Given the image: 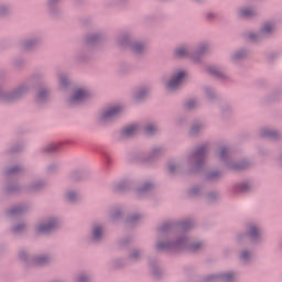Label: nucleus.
<instances>
[{
    "label": "nucleus",
    "mask_w": 282,
    "mask_h": 282,
    "mask_svg": "<svg viewBox=\"0 0 282 282\" xmlns=\"http://www.w3.org/2000/svg\"><path fill=\"white\" fill-rule=\"evenodd\" d=\"M171 228H173V225L169 223L164 224L159 228L160 239H165L163 241H158L156 250L159 252H163L164 250L177 252L180 250H183V248H189L191 252H198V250H202V248H204V243L202 242H196L188 247V240L186 238H181L176 242L169 241L167 240L170 238L169 230H171Z\"/></svg>",
    "instance_id": "1"
},
{
    "label": "nucleus",
    "mask_w": 282,
    "mask_h": 282,
    "mask_svg": "<svg viewBox=\"0 0 282 282\" xmlns=\"http://www.w3.org/2000/svg\"><path fill=\"white\" fill-rule=\"evenodd\" d=\"M207 153L208 149L206 145H200L187 158V164L191 171H202L204 169Z\"/></svg>",
    "instance_id": "2"
},
{
    "label": "nucleus",
    "mask_w": 282,
    "mask_h": 282,
    "mask_svg": "<svg viewBox=\"0 0 282 282\" xmlns=\"http://www.w3.org/2000/svg\"><path fill=\"white\" fill-rule=\"evenodd\" d=\"M118 44L121 47H130L132 54L135 56H142L147 53V44L140 41H131L129 34H123L118 39Z\"/></svg>",
    "instance_id": "3"
},
{
    "label": "nucleus",
    "mask_w": 282,
    "mask_h": 282,
    "mask_svg": "<svg viewBox=\"0 0 282 282\" xmlns=\"http://www.w3.org/2000/svg\"><path fill=\"white\" fill-rule=\"evenodd\" d=\"M88 98H91V93L88 89L77 88L68 99V105L69 107H75V105H82V102H85Z\"/></svg>",
    "instance_id": "4"
},
{
    "label": "nucleus",
    "mask_w": 282,
    "mask_h": 282,
    "mask_svg": "<svg viewBox=\"0 0 282 282\" xmlns=\"http://www.w3.org/2000/svg\"><path fill=\"white\" fill-rule=\"evenodd\" d=\"M184 78H186V72L178 70L166 84L167 91H175V89H180L182 87V83H184Z\"/></svg>",
    "instance_id": "5"
},
{
    "label": "nucleus",
    "mask_w": 282,
    "mask_h": 282,
    "mask_svg": "<svg viewBox=\"0 0 282 282\" xmlns=\"http://www.w3.org/2000/svg\"><path fill=\"white\" fill-rule=\"evenodd\" d=\"M29 87L28 85H21L11 94L3 95L1 97L2 102H14V100H19V98H23L25 94H28Z\"/></svg>",
    "instance_id": "6"
},
{
    "label": "nucleus",
    "mask_w": 282,
    "mask_h": 282,
    "mask_svg": "<svg viewBox=\"0 0 282 282\" xmlns=\"http://www.w3.org/2000/svg\"><path fill=\"white\" fill-rule=\"evenodd\" d=\"M122 111H124V108H122V106L117 105V106L108 107L101 112L100 120L101 122L113 120V118H118V116H120Z\"/></svg>",
    "instance_id": "7"
},
{
    "label": "nucleus",
    "mask_w": 282,
    "mask_h": 282,
    "mask_svg": "<svg viewBox=\"0 0 282 282\" xmlns=\"http://www.w3.org/2000/svg\"><path fill=\"white\" fill-rule=\"evenodd\" d=\"M208 52V45L207 44H202L196 54H191L188 53V48L186 47H180L175 51L176 56H189V58H193V61H197V56H202V54H206Z\"/></svg>",
    "instance_id": "8"
},
{
    "label": "nucleus",
    "mask_w": 282,
    "mask_h": 282,
    "mask_svg": "<svg viewBox=\"0 0 282 282\" xmlns=\"http://www.w3.org/2000/svg\"><path fill=\"white\" fill-rule=\"evenodd\" d=\"M272 32H274V24L268 22L263 24L259 34L249 33L248 39H250V41H259V39H265V36H269V34H272Z\"/></svg>",
    "instance_id": "9"
},
{
    "label": "nucleus",
    "mask_w": 282,
    "mask_h": 282,
    "mask_svg": "<svg viewBox=\"0 0 282 282\" xmlns=\"http://www.w3.org/2000/svg\"><path fill=\"white\" fill-rule=\"evenodd\" d=\"M58 228V220L56 218H51L48 221L40 224L36 228L37 235H47L52 230Z\"/></svg>",
    "instance_id": "10"
},
{
    "label": "nucleus",
    "mask_w": 282,
    "mask_h": 282,
    "mask_svg": "<svg viewBox=\"0 0 282 282\" xmlns=\"http://www.w3.org/2000/svg\"><path fill=\"white\" fill-rule=\"evenodd\" d=\"M236 275L232 272H227V273H221L219 275H207L205 278V282H218V281H224V282H232L235 281Z\"/></svg>",
    "instance_id": "11"
},
{
    "label": "nucleus",
    "mask_w": 282,
    "mask_h": 282,
    "mask_svg": "<svg viewBox=\"0 0 282 282\" xmlns=\"http://www.w3.org/2000/svg\"><path fill=\"white\" fill-rule=\"evenodd\" d=\"M52 261V257L50 256H36L29 262V265H47Z\"/></svg>",
    "instance_id": "12"
},
{
    "label": "nucleus",
    "mask_w": 282,
    "mask_h": 282,
    "mask_svg": "<svg viewBox=\"0 0 282 282\" xmlns=\"http://www.w3.org/2000/svg\"><path fill=\"white\" fill-rule=\"evenodd\" d=\"M260 135L262 138H269L270 140H279L281 138V133L276 130L264 128L260 131Z\"/></svg>",
    "instance_id": "13"
},
{
    "label": "nucleus",
    "mask_w": 282,
    "mask_h": 282,
    "mask_svg": "<svg viewBox=\"0 0 282 282\" xmlns=\"http://www.w3.org/2000/svg\"><path fill=\"white\" fill-rule=\"evenodd\" d=\"M248 236L250 237L251 241H257L261 239V229L256 225H250L248 229Z\"/></svg>",
    "instance_id": "14"
},
{
    "label": "nucleus",
    "mask_w": 282,
    "mask_h": 282,
    "mask_svg": "<svg viewBox=\"0 0 282 282\" xmlns=\"http://www.w3.org/2000/svg\"><path fill=\"white\" fill-rule=\"evenodd\" d=\"M228 169H230V171H246V169H248V166H250V162L248 161H241L240 163H227Z\"/></svg>",
    "instance_id": "15"
},
{
    "label": "nucleus",
    "mask_w": 282,
    "mask_h": 282,
    "mask_svg": "<svg viewBox=\"0 0 282 282\" xmlns=\"http://www.w3.org/2000/svg\"><path fill=\"white\" fill-rule=\"evenodd\" d=\"M50 99V90L42 88L37 93L36 101L39 105H43V102H46V100Z\"/></svg>",
    "instance_id": "16"
},
{
    "label": "nucleus",
    "mask_w": 282,
    "mask_h": 282,
    "mask_svg": "<svg viewBox=\"0 0 282 282\" xmlns=\"http://www.w3.org/2000/svg\"><path fill=\"white\" fill-rule=\"evenodd\" d=\"M102 237H105V231L102 230V227L100 225H95L93 227V240L100 241Z\"/></svg>",
    "instance_id": "17"
},
{
    "label": "nucleus",
    "mask_w": 282,
    "mask_h": 282,
    "mask_svg": "<svg viewBox=\"0 0 282 282\" xmlns=\"http://www.w3.org/2000/svg\"><path fill=\"white\" fill-rule=\"evenodd\" d=\"M104 36L100 33H93L87 35L86 43L88 45H94L95 43H98L99 41H102Z\"/></svg>",
    "instance_id": "18"
},
{
    "label": "nucleus",
    "mask_w": 282,
    "mask_h": 282,
    "mask_svg": "<svg viewBox=\"0 0 282 282\" xmlns=\"http://www.w3.org/2000/svg\"><path fill=\"white\" fill-rule=\"evenodd\" d=\"M39 43H41L39 39L28 40L22 44V50H34Z\"/></svg>",
    "instance_id": "19"
},
{
    "label": "nucleus",
    "mask_w": 282,
    "mask_h": 282,
    "mask_svg": "<svg viewBox=\"0 0 282 282\" xmlns=\"http://www.w3.org/2000/svg\"><path fill=\"white\" fill-rule=\"evenodd\" d=\"M138 129H140L138 124H132L128 128H124L122 130V134L126 135V138H130V135H134V133H138Z\"/></svg>",
    "instance_id": "20"
},
{
    "label": "nucleus",
    "mask_w": 282,
    "mask_h": 282,
    "mask_svg": "<svg viewBox=\"0 0 282 282\" xmlns=\"http://www.w3.org/2000/svg\"><path fill=\"white\" fill-rule=\"evenodd\" d=\"M58 78H59V87H61V89H67V87L69 85V77H67V74L59 73L58 74Z\"/></svg>",
    "instance_id": "21"
},
{
    "label": "nucleus",
    "mask_w": 282,
    "mask_h": 282,
    "mask_svg": "<svg viewBox=\"0 0 282 282\" xmlns=\"http://www.w3.org/2000/svg\"><path fill=\"white\" fill-rule=\"evenodd\" d=\"M239 14L246 19H250V17H254V14H257V10L252 8H245L239 11Z\"/></svg>",
    "instance_id": "22"
},
{
    "label": "nucleus",
    "mask_w": 282,
    "mask_h": 282,
    "mask_svg": "<svg viewBox=\"0 0 282 282\" xmlns=\"http://www.w3.org/2000/svg\"><path fill=\"white\" fill-rule=\"evenodd\" d=\"M147 96H149V88L143 87L138 90L134 98H135V100H143V98H147Z\"/></svg>",
    "instance_id": "23"
},
{
    "label": "nucleus",
    "mask_w": 282,
    "mask_h": 282,
    "mask_svg": "<svg viewBox=\"0 0 282 282\" xmlns=\"http://www.w3.org/2000/svg\"><path fill=\"white\" fill-rule=\"evenodd\" d=\"M158 132V126L155 124H148L144 127V133L147 135H153V133H156Z\"/></svg>",
    "instance_id": "24"
},
{
    "label": "nucleus",
    "mask_w": 282,
    "mask_h": 282,
    "mask_svg": "<svg viewBox=\"0 0 282 282\" xmlns=\"http://www.w3.org/2000/svg\"><path fill=\"white\" fill-rule=\"evenodd\" d=\"M66 199L70 202V204H74V202H78V199H80V196L76 192H68L66 194Z\"/></svg>",
    "instance_id": "25"
},
{
    "label": "nucleus",
    "mask_w": 282,
    "mask_h": 282,
    "mask_svg": "<svg viewBox=\"0 0 282 282\" xmlns=\"http://www.w3.org/2000/svg\"><path fill=\"white\" fill-rule=\"evenodd\" d=\"M209 74H213L214 76H217L218 78H228L226 76V73L217 69V68H208Z\"/></svg>",
    "instance_id": "26"
},
{
    "label": "nucleus",
    "mask_w": 282,
    "mask_h": 282,
    "mask_svg": "<svg viewBox=\"0 0 282 282\" xmlns=\"http://www.w3.org/2000/svg\"><path fill=\"white\" fill-rule=\"evenodd\" d=\"M246 56H248V53L243 50L236 52L232 55L234 61H241L243 58H246Z\"/></svg>",
    "instance_id": "27"
},
{
    "label": "nucleus",
    "mask_w": 282,
    "mask_h": 282,
    "mask_svg": "<svg viewBox=\"0 0 282 282\" xmlns=\"http://www.w3.org/2000/svg\"><path fill=\"white\" fill-rule=\"evenodd\" d=\"M202 129H204V124L203 123H195L191 128V134L192 135H197V133H199Z\"/></svg>",
    "instance_id": "28"
},
{
    "label": "nucleus",
    "mask_w": 282,
    "mask_h": 282,
    "mask_svg": "<svg viewBox=\"0 0 282 282\" xmlns=\"http://www.w3.org/2000/svg\"><path fill=\"white\" fill-rule=\"evenodd\" d=\"M22 212L23 208L21 206H15L8 212V215L9 217H14V215H21Z\"/></svg>",
    "instance_id": "29"
},
{
    "label": "nucleus",
    "mask_w": 282,
    "mask_h": 282,
    "mask_svg": "<svg viewBox=\"0 0 282 282\" xmlns=\"http://www.w3.org/2000/svg\"><path fill=\"white\" fill-rule=\"evenodd\" d=\"M178 226H180L181 230H191V228H193L194 224L191 220H185V221L181 223Z\"/></svg>",
    "instance_id": "30"
},
{
    "label": "nucleus",
    "mask_w": 282,
    "mask_h": 282,
    "mask_svg": "<svg viewBox=\"0 0 282 282\" xmlns=\"http://www.w3.org/2000/svg\"><path fill=\"white\" fill-rule=\"evenodd\" d=\"M45 184L43 182H37L29 187L30 193H34L35 191H41Z\"/></svg>",
    "instance_id": "31"
},
{
    "label": "nucleus",
    "mask_w": 282,
    "mask_h": 282,
    "mask_svg": "<svg viewBox=\"0 0 282 282\" xmlns=\"http://www.w3.org/2000/svg\"><path fill=\"white\" fill-rule=\"evenodd\" d=\"M180 171V165L176 163H170L169 164V173H171V175H175V173H177Z\"/></svg>",
    "instance_id": "32"
},
{
    "label": "nucleus",
    "mask_w": 282,
    "mask_h": 282,
    "mask_svg": "<svg viewBox=\"0 0 282 282\" xmlns=\"http://www.w3.org/2000/svg\"><path fill=\"white\" fill-rule=\"evenodd\" d=\"M23 169L21 166H14L6 171L7 175H17V173H21Z\"/></svg>",
    "instance_id": "33"
},
{
    "label": "nucleus",
    "mask_w": 282,
    "mask_h": 282,
    "mask_svg": "<svg viewBox=\"0 0 282 282\" xmlns=\"http://www.w3.org/2000/svg\"><path fill=\"white\" fill-rule=\"evenodd\" d=\"M153 188V184L145 183L141 188L138 189V193H149Z\"/></svg>",
    "instance_id": "34"
},
{
    "label": "nucleus",
    "mask_w": 282,
    "mask_h": 282,
    "mask_svg": "<svg viewBox=\"0 0 282 282\" xmlns=\"http://www.w3.org/2000/svg\"><path fill=\"white\" fill-rule=\"evenodd\" d=\"M23 231H25V225H23V224H19L12 228V232H14L15 235H19Z\"/></svg>",
    "instance_id": "35"
},
{
    "label": "nucleus",
    "mask_w": 282,
    "mask_h": 282,
    "mask_svg": "<svg viewBox=\"0 0 282 282\" xmlns=\"http://www.w3.org/2000/svg\"><path fill=\"white\" fill-rule=\"evenodd\" d=\"M127 186H129V181H123V182L119 183L116 188H117V191L122 193V192L127 191Z\"/></svg>",
    "instance_id": "36"
},
{
    "label": "nucleus",
    "mask_w": 282,
    "mask_h": 282,
    "mask_svg": "<svg viewBox=\"0 0 282 282\" xmlns=\"http://www.w3.org/2000/svg\"><path fill=\"white\" fill-rule=\"evenodd\" d=\"M228 154V149L226 148H220L217 152L218 158H220V160H226V155Z\"/></svg>",
    "instance_id": "37"
},
{
    "label": "nucleus",
    "mask_w": 282,
    "mask_h": 282,
    "mask_svg": "<svg viewBox=\"0 0 282 282\" xmlns=\"http://www.w3.org/2000/svg\"><path fill=\"white\" fill-rule=\"evenodd\" d=\"M250 257H252V253H250L249 251H242L240 254V259L241 261H248V259H250Z\"/></svg>",
    "instance_id": "38"
},
{
    "label": "nucleus",
    "mask_w": 282,
    "mask_h": 282,
    "mask_svg": "<svg viewBox=\"0 0 282 282\" xmlns=\"http://www.w3.org/2000/svg\"><path fill=\"white\" fill-rule=\"evenodd\" d=\"M130 258L133 261H138V259H140V250H138V249L133 250L132 253L130 254Z\"/></svg>",
    "instance_id": "39"
},
{
    "label": "nucleus",
    "mask_w": 282,
    "mask_h": 282,
    "mask_svg": "<svg viewBox=\"0 0 282 282\" xmlns=\"http://www.w3.org/2000/svg\"><path fill=\"white\" fill-rule=\"evenodd\" d=\"M208 180H217V177H221V173L219 172H212L207 175Z\"/></svg>",
    "instance_id": "40"
},
{
    "label": "nucleus",
    "mask_w": 282,
    "mask_h": 282,
    "mask_svg": "<svg viewBox=\"0 0 282 282\" xmlns=\"http://www.w3.org/2000/svg\"><path fill=\"white\" fill-rule=\"evenodd\" d=\"M196 105H197V100L191 99L189 101H187L186 107L187 109H195Z\"/></svg>",
    "instance_id": "41"
},
{
    "label": "nucleus",
    "mask_w": 282,
    "mask_h": 282,
    "mask_svg": "<svg viewBox=\"0 0 282 282\" xmlns=\"http://www.w3.org/2000/svg\"><path fill=\"white\" fill-rule=\"evenodd\" d=\"M219 198V194L217 193H210L209 195H207V200L208 202H215V199Z\"/></svg>",
    "instance_id": "42"
},
{
    "label": "nucleus",
    "mask_w": 282,
    "mask_h": 282,
    "mask_svg": "<svg viewBox=\"0 0 282 282\" xmlns=\"http://www.w3.org/2000/svg\"><path fill=\"white\" fill-rule=\"evenodd\" d=\"M164 153V148L158 147L153 149V155H162Z\"/></svg>",
    "instance_id": "43"
},
{
    "label": "nucleus",
    "mask_w": 282,
    "mask_h": 282,
    "mask_svg": "<svg viewBox=\"0 0 282 282\" xmlns=\"http://www.w3.org/2000/svg\"><path fill=\"white\" fill-rule=\"evenodd\" d=\"M89 276H87V274H80L78 278H77V282H89Z\"/></svg>",
    "instance_id": "44"
},
{
    "label": "nucleus",
    "mask_w": 282,
    "mask_h": 282,
    "mask_svg": "<svg viewBox=\"0 0 282 282\" xmlns=\"http://www.w3.org/2000/svg\"><path fill=\"white\" fill-rule=\"evenodd\" d=\"M139 219H140V215L135 214V215L131 216L128 221L130 224H135V221H138Z\"/></svg>",
    "instance_id": "45"
},
{
    "label": "nucleus",
    "mask_w": 282,
    "mask_h": 282,
    "mask_svg": "<svg viewBox=\"0 0 282 282\" xmlns=\"http://www.w3.org/2000/svg\"><path fill=\"white\" fill-rule=\"evenodd\" d=\"M122 215V212L120 209H117L115 213L110 215L111 219H118Z\"/></svg>",
    "instance_id": "46"
},
{
    "label": "nucleus",
    "mask_w": 282,
    "mask_h": 282,
    "mask_svg": "<svg viewBox=\"0 0 282 282\" xmlns=\"http://www.w3.org/2000/svg\"><path fill=\"white\" fill-rule=\"evenodd\" d=\"M189 195H192V196L199 195V187H193V188L189 191Z\"/></svg>",
    "instance_id": "47"
},
{
    "label": "nucleus",
    "mask_w": 282,
    "mask_h": 282,
    "mask_svg": "<svg viewBox=\"0 0 282 282\" xmlns=\"http://www.w3.org/2000/svg\"><path fill=\"white\" fill-rule=\"evenodd\" d=\"M19 258L21 259V261H28V252L21 251Z\"/></svg>",
    "instance_id": "48"
},
{
    "label": "nucleus",
    "mask_w": 282,
    "mask_h": 282,
    "mask_svg": "<svg viewBox=\"0 0 282 282\" xmlns=\"http://www.w3.org/2000/svg\"><path fill=\"white\" fill-rule=\"evenodd\" d=\"M240 189L242 191V193H247V191H250V184L248 183L242 184Z\"/></svg>",
    "instance_id": "49"
},
{
    "label": "nucleus",
    "mask_w": 282,
    "mask_h": 282,
    "mask_svg": "<svg viewBox=\"0 0 282 282\" xmlns=\"http://www.w3.org/2000/svg\"><path fill=\"white\" fill-rule=\"evenodd\" d=\"M8 12V7L0 6V17H3Z\"/></svg>",
    "instance_id": "50"
},
{
    "label": "nucleus",
    "mask_w": 282,
    "mask_h": 282,
    "mask_svg": "<svg viewBox=\"0 0 282 282\" xmlns=\"http://www.w3.org/2000/svg\"><path fill=\"white\" fill-rule=\"evenodd\" d=\"M56 149V145H48L45 148V151H47V153H52V151H54Z\"/></svg>",
    "instance_id": "51"
},
{
    "label": "nucleus",
    "mask_w": 282,
    "mask_h": 282,
    "mask_svg": "<svg viewBox=\"0 0 282 282\" xmlns=\"http://www.w3.org/2000/svg\"><path fill=\"white\" fill-rule=\"evenodd\" d=\"M54 3H58V0H48V6L52 8Z\"/></svg>",
    "instance_id": "52"
},
{
    "label": "nucleus",
    "mask_w": 282,
    "mask_h": 282,
    "mask_svg": "<svg viewBox=\"0 0 282 282\" xmlns=\"http://www.w3.org/2000/svg\"><path fill=\"white\" fill-rule=\"evenodd\" d=\"M153 274H154V276H156V278H158V274H160V270L154 269V270H153Z\"/></svg>",
    "instance_id": "53"
},
{
    "label": "nucleus",
    "mask_w": 282,
    "mask_h": 282,
    "mask_svg": "<svg viewBox=\"0 0 282 282\" xmlns=\"http://www.w3.org/2000/svg\"><path fill=\"white\" fill-rule=\"evenodd\" d=\"M8 191H17V188L9 187Z\"/></svg>",
    "instance_id": "54"
}]
</instances>
